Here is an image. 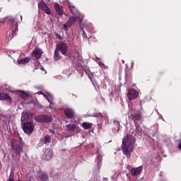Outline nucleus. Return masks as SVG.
Masks as SVG:
<instances>
[{"label": "nucleus", "mask_w": 181, "mask_h": 181, "mask_svg": "<svg viewBox=\"0 0 181 181\" xmlns=\"http://www.w3.org/2000/svg\"><path fill=\"white\" fill-rule=\"evenodd\" d=\"M57 37H58V39H60V40H62V39H63V37H62V36L57 35Z\"/></svg>", "instance_id": "f704fd0d"}, {"label": "nucleus", "mask_w": 181, "mask_h": 181, "mask_svg": "<svg viewBox=\"0 0 181 181\" xmlns=\"http://www.w3.org/2000/svg\"><path fill=\"white\" fill-rule=\"evenodd\" d=\"M29 119H30L29 113L23 112L21 115V124H23V122H29Z\"/></svg>", "instance_id": "f3484780"}, {"label": "nucleus", "mask_w": 181, "mask_h": 181, "mask_svg": "<svg viewBox=\"0 0 181 181\" xmlns=\"http://www.w3.org/2000/svg\"><path fill=\"white\" fill-rule=\"evenodd\" d=\"M132 67H134V62H132Z\"/></svg>", "instance_id": "e433bc0d"}, {"label": "nucleus", "mask_w": 181, "mask_h": 181, "mask_svg": "<svg viewBox=\"0 0 181 181\" xmlns=\"http://www.w3.org/2000/svg\"><path fill=\"white\" fill-rule=\"evenodd\" d=\"M38 177L41 181H49V175L42 172L38 173Z\"/></svg>", "instance_id": "dca6fc26"}, {"label": "nucleus", "mask_w": 181, "mask_h": 181, "mask_svg": "<svg viewBox=\"0 0 181 181\" xmlns=\"http://www.w3.org/2000/svg\"><path fill=\"white\" fill-rule=\"evenodd\" d=\"M62 59V56L60 55V51L59 49H55L54 52V60L57 61Z\"/></svg>", "instance_id": "aec40b11"}, {"label": "nucleus", "mask_w": 181, "mask_h": 181, "mask_svg": "<svg viewBox=\"0 0 181 181\" xmlns=\"http://www.w3.org/2000/svg\"><path fill=\"white\" fill-rule=\"evenodd\" d=\"M161 76H163V72L160 71V72L158 73V76H159V77H161Z\"/></svg>", "instance_id": "72a5a7b5"}, {"label": "nucleus", "mask_w": 181, "mask_h": 181, "mask_svg": "<svg viewBox=\"0 0 181 181\" xmlns=\"http://www.w3.org/2000/svg\"><path fill=\"white\" fill-rule=\"evenodd\" d=\"M77 21H78V17H76V16L71 17L66 22L69 28H71V26H73V25H74V23L77 22Z\"/></svg>", "instance_id": "2eb2a0df"}, {"label": "nucleus", "mask_w": 181, "mask_h": 181, "mask_svg": "<svg viewBox=\"0 0 181 181\" xmlns=\"http://www.w3.org/2000/svg\"><path fill=\"white\" fill-rule=\"evenodd\" d=\"M63 27H64V30H66L67 28H70L69 27V25H67V23L66 24H64Z\"/></svg>", "instance_id": "c756f323"}, {"label": "nucleus", "mask_w": 181, "mask_h": 181, "mask_svg": "<svg viewBox=\"0 0 181 181\" xmlns=\"http://www.w3.org/2000/svg\"><path fill=\"white\" fill-rule=\"evenodd\" d=\"M134 119H136V121H141V119L142 118V114L135 113L134 115Z\"/></svg>", "instance_id": "b1692460"}, {"label": "nucleus", "mask_w": 181, "mask_h": 181, "mask_svg": "<svg viewBox=\"0 0 181 181\" xmlns=\"http://www.w3.org/2000/svg\"><path fill=\"white\" fill-rule=\"evenodd\" d=\"M53 158V151L47 149L45 151L44 158L45 160H50Z\"/></svg>", "instance_id": "ddd939ff"}, {"label": "nucleus", "mask_w": 181, "mask_h": 181, "mask_svg": "<svg viewBox=\"0 0 181 181\" xmlns=\"http://www.w3.org/2000/svg\"><path fill=\"white\" fill-rule=\"evenodd\" d=\"M8 181H15V180L13 179V176L10 175V177H9Z\"/></svg>", "instance_id": "2f4dec72"}, {"label": "nucleus", "mask_w": 181, "mask_h": 181, "mask_svg": "<svg viewBox=\"0 0 181 181\" xmlns=\"http://www.w3.org/2000/svg\"><path fill=\"white\" fill-rule=\"evenodd\" d=\"M10 22H11V23H12L11 36H12V37H13V36L16 35V32L18 30V22H16V21H15L14 18H10Z\"/></svg>", "instance_id": "1a4fd4ad"}, {"label": "nucleus", "mask_w": 181, "mask_h": 181, "mask_svg": "<svg viewBox=\"0 0 181 181\" xmlns=\"http://www.w3.org/2000/svg\"><path fill=\"white\" fill-rule=\"evenodd\" d=\"M34 67H35V70H37V69H40V70H42V71H45V68H43V66H42V65L40 64V62L39 61H36L34 63Z\"/></svg>", "instance_id": "412c9836"}, {"label": "nucleus", "mask_w": 181, "mask_h": 181, "mask_svg": "<svg viewBox=\"0 0 181 181\" xmlns=\"http://www.w3.org/2000/svg\"><path fill=\"white\" fill-rule=\"evenodd\" d=\"M122 63L124 64L125 63V61L122 60Z\"/></svg>", "instance_id": "c9c22d12"}, {"label": "nucleus", "mask_w": 181, "mask_h": 181, "mask_svg": "<svg viewBox=\"0 0 181 181\" xmlns=\"http://www.w3.org/2000/svg\"><path fill=\"white\" fill-rule=\"evenodd\" d=\"M82 127L83 128H84V129H90V128L93 127V124L88 122H83L82 124Z\"/></svg>", "instance_id": "4be33fe9"}, {"label": "nucleus", "mask_w": 181, "mask_h": 181, "mask_svg": "<svg viewBox=\"0 0 181 181\" xmlns=\"http://www.w3.org/2000/svg\"><path fill=\"white\" fill-rule=\"evenodd\" d=\"M5 22V18H0V24L4 23Z\"/></svg>", "instance_id": "473e14b6"}, {"label": "nucleus", "mask_w": 181, "mask_h": 181, "mask_svg": "<svg viewBox=\"0 0 181 181\" xmlns=\"http://www.w3.org/2000/svg\"><path fill=\"white\" fill-rule=\"evenodd\" d=\"M42 54H43L42 49L35 48L33 52V56L36 59V60H39V59L42 57Z\"/></svg>", "instance_id": "9d476101"}, {"label": "nucleus", "mask_w": 181, "mask_h": 181, "mask_svg": "<svg viewBox=\"0 0 181 181\" xmlns=\"http://www.w3.org/2000/svg\"><path fill=\"white\" fill-rule=\"evenodd\" d=\"M35 121L38 122H50L52 119V117L46 115H41L35 117Z\"/></svg>", "instance_id": "0eeeda50"}, {"label": "nucleus", "mask_w": 181, "mask_h": 181, "mask_svg": "<svg viewBox=\"0 0 181 181\" xmlns=\"http://www.w3.org/2000/svg\"><path fill=\"white\" fill-rule=\"evenodd\" d=\"M93 117H100L101 118H103V114L101 112H100V113H95L93 115Z\"/></svg>", "instance_id": "c85d7f7f"}, {"label": "nucleus", "mask_w": 181, "mask_h": 181, "mask_svg": "<svg viewBox=\"0 0 181 181\" xmlns=\"http://www.w3.org/2000/svg\"><path fill=\"white\" fill-rule=\"evenodd\" d=\"M83 31V34L82 35L83 36V37H85L86 39H88V36H90V33L88 31H85L84 30H82Z\"/></svg>", "instance_id": "bb28decb"}, {"label": "nucleus", "mask_w": 181, "mask_h": 181, "mask_svg": "<svg viewBox=\"0 0 181 181\" xmlns=\"http://www.w3.org/2000/svg\"><path fill=\"white\" fill-rule=\"evenodd\" d=\"M142 169H144L142 166H139L138 168H132L130 173L132 176H138V175H139V173L142 172Z\"/></svg>", "instance_id": "f8f14e48"}, {"label": "nucleus", "mask_w": 181, "mask_h": 181, "mask_svg": "<svg viewBox=\"0 0 181 181\" xmlns=\"http://www.w3.org/2000/svg\"><path fill=\"white\" fill-rule=\"evenodd\" d=\"M20 95H21V98H28V97H29V95H28V93H26L25 92H23V91H22Z\"/></svg>", "instance_id": "cd10ccee"}, {"label": "nucleus", "mask_w": 181, "mask_h": 181, "mask_svg": "<svg viewBox=\"0 0 181 181\" xmlns=\"http://www.w3.org/2000/svg\"><path fill=\"white\" fill-rule=\"evenodd\" d=\"M0 101H7V105L12 104V98L8 93H0Z\"/></svg>", "instance_id": "6e6552de"}, {"label": "nucleus", "mask_w": 181, "mask_h": 181, "mask_svg": "<svg viewBox=\"0 0 181 181\" xmlns=\"http://www.w3.org/2000/svg\"><path fill=\"white\" fill-rule=\"evenodd\" d=\"M38 8H40L41 11H43L45 13H47V15H52V10L49 8V6H47V4H46L45 1H40V4H38Z\"/></svg>", "instance_id": "39448f33"}, {"label": "nucleus", "mask_w": 181, "mask_h": 181, "mask_svg": "<svg viewBox=\"0 0 181 181\" xmlns=\"http://www.w3.org/2000/svg\"><path fill=\"white\" fill-rule=\"evenodd\" d=\"M50 141H52V137L47 134L41 139L42 144H50Z\"/></svg>", "instance_id": "6ab92c4d"}, {"label": "nucleus", "mask_w": 181, "mask_h": 181, "mask_svg": "<svg viewBox=\"0 0 181 181\" xmlns=\"http://www.w3.org/2000/svg\"><path fill=\"white\" fill-rule=\"evenodd\" d=\"M66 129L67 131H74L76 129V124H69L66 125Z\"/></svg>", "instance_id": "5701e85b"}, {"label": "nucleus", "mask_w": 181, "mask_h": 181, "mask_svg": "<svg viewBox=\"0 0 181 181\" xmlns=\"http://www.w3.org/2000/svg\"><path fill=\"white\" fill-rule=\"evenodd\" d=\"M11 149L16 155L21 156V153L23 151V141L12 139L11 141Z\"/></svg>", "instance_id": "f03ea898"}, {"label": "nucleus", "mask_w": 181, "mask_h": 181, "mask_svg": "<svg viewBox=\"0 0 181 181\" xmlns=\"http://www.w3.org/2000/svg\"><path fill=\"white\" fill-rule=\"evenodd\" d=\"M22 128L25 134L30 135L35 131V124L32 122H25L21 124Z\"/></svg>", "instance_id": "7ed1b4c3"}, {"label": "nucleus", "mask_w": 181, "mask_h": 181, "mask_svg": "<svg viewBox=\"0 0 181 181\" xmlns=\"http://www.w3.org/2000/svg\"><path fill=\"white\" fill-rule=\"evenodd\" d=\"M138 95H139V93L134 88L128 90L127 98L130 100H136V98H138Z\"/></svg>", "instance_id": "423d86ee"}, {"label": "nucleus", "mask_w": 181, "mask_h": 181, "mask_svg": "<svg viewBox=\"0 0 181 181\" xmlns=\"http://www.w3.org/2000/svg\"><path fill=\"white\" fill-rule=\"evenodd\" d=\"M76 57L78 59L80 57V52L78 51H75Z\"/></svg>", "instance_id": "7c9ffc66"}, {"label": "nucleus", "mask_w": 181, "mask_h": 181, "mask_svg": "<svg viewBox=\"0 0 181 181\" xmlns=\"http://www.w3.org/2000/svg\"><path fill=\"white\" fill-rule=\"evenodd\" d=\"M85 73L88 74V76L89 77L90 81L93 83V73H91V71L88 70L85 71Z\"/></svg>", "instance_id": "a878e982"}, {"label": "nucleus", "mask_w": 181, "mask_h": 181, "mask_svg": "<svg viewBox=\"0 0 181 181\" xmlns=\"http://www.w3.org/2000/svg\"><path fill=\"white\" fill-rule=\"evenodd\" d=\"M135 144V137L132 135H127L122 140V149L124 155L127 158H131V152L134 149V144Z\"/></svg>", "instance_id": "f257e3e1"}, {"label": "nucleus", "mask_w": 181, "mask_h": 181, "mask_svg": "<svg viewBox=\"0 0 181 181\" xmlns=\"http://www.w3.org/2000/svg\"><path fill=\"white\" fill-rule=\"evenodd\" d=\"M56 49L61 52L62 54L66 56L67 54V52H69V47H67V44L64 42H59L56 45Z\"/></svg>", "instance_id": "20e7f679"}, {"label": "nucleus", "mask_w": 181, "mask_h": 181, "mask_svg": "<svg viewBox=\"0 0 181 181\" xmlns=\"http://www.w3.org/2000/svg\"><path fill=\"white\" fill-rule=\"evenodd\" d=\"M125 81H132V76H131L130 74H128L126 72V75H125Z\"/></svg>", "instance_id": "393cba45"}, {"label": "nucleus", "mask_w": 181, "mask_h": 181, "mask_svg": "<svg viewBox=\"0 0 181 181\" xmlns=\"http://www.w3.org/2000/svg\"><path fill=\"white\" fill-rule=\"evenodd\" d=\"M54 8L57 13H58L59 16H62V15H63V6H60V4H59L57 3H54Z\"/></svg>", "instance_id": "4468645a"}, {"label": "nucleus", "mask_w": 181, "mask_h": 181, "mask_svg": "<svg viewBox=\"0 0 181 181\" xmlns=\"http://www.w3.org/2000/svg\"><path fill=\"white\" fill-rule=\"evenodd\" d=\"M64 114L67 118L71 119L74 118L76 113L74 112V110L71 108H65L64 109Z\"/></svg>", "instance_id": "9b49d317"}, {"label": "nucleus", "mask_w": 181, "mask_h": 181, "mask_svg": "<svg viewBox=\"0 0 181 181\" xmlns=\"http://www.w3.org/2000/svg\"><path fill=\"white\" fill-rule=\"evenodd\" d=\"M29 62H30V58L25 57L24 59L18 60L17 63L18 64H28V63H29Z\"/></svg>", "instance_id": "a211bd4d"}]
</instances>
